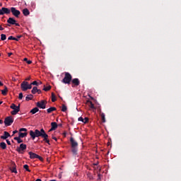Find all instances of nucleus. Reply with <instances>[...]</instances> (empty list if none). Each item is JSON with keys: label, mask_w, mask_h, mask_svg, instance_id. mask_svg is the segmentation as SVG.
Listing matches in <instances>:
<instances>
[{"label": "nucleus", "mask_w": 181, "mask_h": 181, "mask_svg": "<svg viewBox=\"0 0 181 181\" xmlns=\"http://www.w3.org/2000/svg\"><path fill=\"white\" fill-rule=\"evenodd\" d=\"M30 136H31V139L33 141L35 139V138H39L41 136V138H43L44 142H46V144H48V145H50V140H49V135L46 134V132H45V129H35V132L33 130L30 131Z\"/></svg>", "instance_id": "f257e3e1"}, {"label": "nucleus", "mask_w": 181, "mask_h": 181, "mask_svg": "<svg viewBox=\"0 0 181 181\" xmlns=\"http://www.w3.org/2000/svg\"><path fill=\"white\" fill-rule=\"evenodd\" d=\"M71 143V152H72V155L76 156L78 153V143L74 140L73 137L70 138Z\"/></svg>", "instance_id": "f03ea898"}, {"label": "nucleus", "mask_w": 181, "mask_h": 181, "mask_svg": "<svg viewBox=\"0 0 181 181\" xmlns=\"http://www.w3.org/2000/svg\"><path fill=\"white\" fill-rule=\"evenodd\" d=\"M73 78V76H71V74L69 72H65V76L62 81V83H64V84H70L71 83V80Z\"/></svg>", "instance_id": "7ed1b4c3"}, {"label": "nucleus", "mask_w": 181, "mask_h": 181, "mask_svg": "<svg viewBox=\"0 0 181 181\" xmlns=\"http://www.w3.org/2000/svg\"><path fill=\"white\" fill-rule=\"evenodd\" d=\"M10 108H11V110H13L11 112V115H16V114H18V112L21 111V105L16 106L15 103H12L10 106Z\"/></svg>", "instance_id": "20e7f679"}, {"label": "nucleus", "mask_w": 181, "mask_h": 181, "mask_svg": "<svg viewBox=\"0 0 181 181\" xmlns=\"http://www.w3.org/2000/svg\"><path fill=\"white\" fill-rule=\"evenodd\" d=\"M4 124L6 127H11L13 124V117L12 116L7 117L4 119Z\"/></svg>", "instance_id": "39448f33"}, {"label": "nucleus", "mask_w": 181, "mask_h": 181, "mask_svg": "<svg viewBox=\"0 0 181 181\" xmlns=\"http://www.w3.org/2000/svg\"><path fill=\"white\" fill-rule=\"evenodd\" d=\"M28 155H30V159H39V160H43V158L32 151H30L28 153Z\"/></svg>", "instance_id": "423d86ee"}, {"label": "nucleus", "mask_w": 181, "mask_h": 181, "mask_svg": "<svg viewBox=\"0 0 181 181\" xmlns=\"http://www.w3.org/2000/svg\"><path fill=\"white\" fill-rule=\"evenodd\" d=\"M10 12H11L12 15L16 18H19V16L21 15V11L19 10H16V8L15 7H11Z\"/></svg>", "instance_id": "0eeeda50"}, {"label": "nucleus", "mask_w": 181, "mask_h": 181, "mask_svg": "<svg viewBox=\"0 0 181 181\" xmlns=\"http://www.w3.org/2000/svg\"><path fill=\"white\" fill-rule=\"evenodd\" d=\"M26 148H27L26 144H20V146L16 148V151L17 152H18V153L23 154V152L26 151Z\"/></svg>", "instance_id": "6e6552de"}, {"label": "nucleus", "mask_w": 181, "mask_h": 181, "mask_svg": "<svg viewBox=\"0 0 181 181\" xmlns=\"http://www.w3.org/2000/svg\"><path fill=\"white\" fill-rule=\"evenodd\" d=\"M9 15L11 13V10L6 7H2L0 10V15Z\"/></svg>", "instance_id": "1a4fd4ad"}, {"label": "nucleus", "mask_w": 181, "mask_h": 181, "mask_svg": "<svg viewBox=\"0 0 181 181\" xmlns=\"http://www.w3.org/2000/svg\"><path fill=\"white\" fill-rule=\"evenodd\" d=\"M29 82L28 81H23L21 84V88L23 91H28V86Z\"/></svg>", "instance_id": "9d476101"}, {"label": "nucleus", "mask_w": 181, "mask_h": 181, "mask_svg": "<svg viewBox=\"0 0 181 181\" xmlns=\"http://www.w3.org/2000/svg\"><path fill=\"white\" fill-rule=\"evenodd\" d=\"M71 83H72V87H74V86H76V87H77V86H80V80L78 79V78H74V79H71Z\"/></svg>", "instance_id": "9b49d317"}, {"label": "nucleus", "mask_w": 181, "mask_h": 181, "mask_svg": "<svg viewBox=\"0 0 181 181\" xmlns=\"http://www.w3.org/2000/svg\"><path fill=\"white\" fill-rule=\"evenodd\" d=\"M37 107H38V108H41L42 110H45V108H46V104H45V100L37 102Z\"/></svg>", "instance_id": "f8f14e48"}, {"label": "nucleus", "mask_w": 181, "mask_h": 181, "mask_svg": "<svg viewBox=\"0 0 181 181\" xmlns=\"http://www.w3.org/2000/svg\"><path fill=\"white\" fill-rule=\"evenodd\" d=\"M10 170L12 173H18V170H16V164H15L14 162L11 163Z\"/></svg>", "instance_id": "ddd939ff"}, {"label": "nucleus", "mask_w": 181, "mask_h": 181, "mask_svg": "<svg viewBox=\"0 0 181 181\" xmlns=\"http://www.w3.org/2000/svg\"><path fill=\"white\" fill-rule=\"evenodd\" d=\"M11 136V134L8 132H4V135L1 136V139H8Z\"/></svg>", "instance_id": "4468645a"}, {"label": "nucleus", "mask_w": 181, "mask_h": 181, "mask_svg": "<svg viewBox=\"0 0 181 181\" xmlns=\"http://www.w3.org/2000/svg\"><path fill=\"white\" fill-rule=\"evenodd\" d=\"M16 22V20L14 19L13 18H8L7 20V23H9V25H15V23Z\"/></svg>", "instance_id": "2eb2a0df"}, {"label": "nucleus", "mask_w": 181, "mask_h": 181, "mask_svg": "<svg viewBox=\"0 0 181 181\" xmlns=\"http://www.w3.org/2000/svg\"><path fill=\"white\" fill-rule=\"evenodd\" d=\"M57 108H56L55 107H51L47 110V112L48 114H50L53 112V111H57Z\"/></svg>", "instance_id": "dca6fc26"}, {"label": "nucleus", "mask_w": 181, "mask_h": 181, "mask_svg": "<svg viewBox=\"0 0 181 181\" xmlns=\"http://www.w3.org/2000/svg\"><path fill=\"white\" fill-rule=\"evenodd\" d=\"M23 13L24 16H28V15L30 14V12L29 11V9H28V8H24V9L23 10Z\"/></svg>", "instance_id": "f3484780"}, {"label": "nucleus", "mask_w": 181, "mask_h": 181, "mask_svg": "<svg viewBox=\"0 0 181 181\" xmlns=\"http://www.w3.org/2000/svg\"><path fill=\"white\" fill-rule=\"evenodd\" d=\"M28 136L27 132H25V133L19 132L18 133V137H20V138H25V136Z\"/></svg>", "instance_id": "a211bd4d"}, {"label": "nucleus", "mask_w": 181, "mask_h": 181, "mask_svg": "<svg viewBox=\"0 0 181 181\" xmlns=\"http://www.w3.org/2000/svg\"><path fill=\"white\" fill-rule=\"evenodd\" d=\"M30 100H33V95L30 94L26 96L25 101H30Z\"/></svg>", "instance_id": "6ab92c4d"}, {"label": "nucleus", "mask_w": 181, "mask_h": 181, "mask_svg": "<svg viewBox=\"0 0 181 181\" xmlns=\"http://www.w3.org/2000/svg\"><path fill=\"white\" fill-rule=\"evenodd\" d=\"M52 129L56 130L57 128V122H52L51 123Z\"/></svg>", "instance_id": "aec40b11"}, {"label": "nucleus", "mask_w": 181, "mask_h": 181, "mask_svg": "<svg viewBox=\"0 0 181 181\" xmlns=\"http://www.w3.org/2000/svg\"><path fill=\"white\" fill-rule=\"evenodd\" d=\"M100 115L101 117L102 122H105V114L100 112Z\"/></svg>", "instance_id": "412c9836"}, {"label": "nucleus", "mask_w": 181, "mask_h": 181, "mask_svg": "<svg viewBox=\"0 0 181 181\" xmlns=\"http://www.w3.org/2000/svg\"><path fill=\"white\" fill-rule=\"evenodd\" d=\"M39 107H34L30 110L31 114H36V112H38Z\"/></svg>", "instance_id": "4be33fe9"}, {"label": "nucleus", "mask_w": 181, "mask_h": 181, "mask_svg": "<svg viewBox=\"0 0 181 181\" xmlns=\"http://www.w3.org/2000/svg\"><path fill=\"white\" fill-rule=\"evenodd\" d=\"M14 140L17 141L18 144H22V142H23V140H22L19 136L14 137Z\"/></svg>", "instance_id": "5701e85b"}, {"label": "nucleus", "mask_w": 181, "mask_h": 181, "mask_svg": "<svg viewBox=\"0 0 181 181\" xmlns=\"http://www.w3.org/2000/svg\"><path fill=\"white\" fill-rule=\"evenodd\" d=\"M37 87L34 86L31 90L32 94H36L37 93Z\"/></svg>", "instance_id": "b1692460"}, {"label": "nucleus", "mask_w": 181, "mask_h": 181, "mask_svg": "<svg viewBox=\"0 0 181 181\" xmlns=\"http://www.w3.org/2000/svg\"><path fill=\"white\" fill-rule=\"evenodd\" d=\"M0 147L3 149H6V144L5 142L0 143Z\"/></svg>", "instance_id": "393cba45"}, {"label": "nucleus", "mask_w": 181, "mask_h": 181, "mask_svg": "<svg viewBox=\"0 0 181 181\" xmlns=\"http://www.w3.org/2000/svg\"><path fill=\"white\" fill-rule=\"evenodd\" d=\"M1 94L3 95H6L8 94V88H6V90L5 89L1 90Z\"/></svg>", "instance_id": "a878e982"}, {"label": "nucleus", "mask_w": 181, "mask_h": 181, "mask_svg": "<svg viewBox=\"0 0 181 181\" xmlns=\"http://www.w3.org/2000/svg\"><path fill=\"white\" fill-rule=\"evenodd\" d=\"M56 100V95H54V93H52V102L55 103Z\"/></svg>", "instance_id": "bb28decb"}, {"label": "nucleus", "mask_w": 181, "mask_h": 181, "mask_svg": "<svg viewBox=\"0 0 181 181\" xmlns=\"http://www.w3.org/2000/svg\"><path fill=\"white\" fill-rule=\"evenodd\" d=\"M62 112H66L67 111V106H66V105H62Z\"/></svg>", "instance_id": "cd10ccee"}, {"label": "nucleus", "mask_w": 181, "mask_h": 181, "mask_svg": "<svg viewBox=\"0 0 181 181\" xmlns=\"http://www.w3.org/2000/svg\"><path fill=\"white\" fill-rule=\"evenodd\" d=\"M8 40H16V42H18L19 40L16 39V37H13V36H10L8 37Z\"/></svg>", "instance_id": "c85d7f7f"}, {"label": "nucleus", "mask_w": 181, "mask_h": 181, "mask_svg": "<svg viewBox=\"0 0 181 181\" xmlns=\"http://www.w3.org/2000/svg\"><path fill=\"white\" fill-rule=\"evenodd\" d=\"M88 103H90V105H89L90 108H92V110H94V108H95V107H94V103H93V102L89 100L88 101Z\"/></svg>", "instance_id": "c756f323"}, {"label": "nucleus", "mask_w": 181, "mask_h": 181, "mask_svg": "<svg viewBox=\"0 0 181 181\" xmlns=\"http://www.w3.org/2000/svg\"><path fill=\"white\" fill-rule=\"evenodd\" d=\"M51 88H52V86H47V87H44V88H43V90L44 91H49V90H51Z\"/></svg>", "instance_id": "7c9ffc66"}, {"label": "nucleus", "mask_w": 181, "mask_h": 181, "mask_svg": "<svg viewBox=\"0 0 181 181\" xmlns=\"http://www.w3.org/2000/svg\"><path fill=\"white\" fill-rule=\"evenodd\" d=\"M1 40H6V35L1 34Z\"/></svg>", "instance_id": "2f4dec72"}, {"label": "nucleus", "mask_w": 181, "mask_h": 181, "mask_svg": "<svg viewBox=\"0 0 181 181\" xmlns=\"http://www.w3.org/2000/svg\"><path fill=\"white\" fill-rule=\"evenodd\" d=\"M23 168L25 169V170H27V172H30V170H29V165H24Z\"/></svg>", "instance_id": "473e14b6"}, {"label": "nucleus", "mask_w": 181, "mask_h": 181, "mask_svg": "<svg viewBox=\"0 0 181 181\" xmlns=\"http://www.w3.org/2000/svg\"><path fill=\"white\" fill-rule=\"evenodd\" d=\"M24 62H26L28 64H32V61L28 60V58H24Z\"/></svg>", "instance_id": "72a5a7b5"}, {"label": "nucleus", "mask_w": 181, "mask_h": 181, "mask_svg": "<svg viewBox=\"0 0 181 181\" xmlns=\"http://www.w3.org/2000/svg\"><path fill=\"white\" fill-rule=\"evenodd\" d=\"M27 131L28 129L26 128H21L19 130L20 132H26Z\"/></svg>", "instance_id": "f704fd0d"}, {"label": "nucleus", "mask_w": 181, "mask_h": 181, "mask_svg": "<svg viewBox=\"0 0 181 181\" xmlns=\"http://www.w3.org/2000/svg\"><path fill=\"white\" fill-rule=\"evenodd\" d=\"M18 98L19 100H22L23 98V93H20L18 95Z\"/></svg>", "instance_id": "c9c22d12"}, {"label": "nucleus", "mask_w": 181, "mask_h": 181, "mask_svg": "<svg viewBox=\"0 0 181 181\" xmlns=\"http://www.w3.org/2000/svg\"><path fill=\"white\" fill-rule=\"evenodd\" d=\"M31 84H33V86H39V83H37L36 81H34L33 83H31Z\"/></svg>", "instance_id": "e433bc0d"}, {"label": "nucleus", "mask_w": 181, "mask_h": 181, "mask_svg": "<svg viewBox=\"0 0 181 181\" xmlns=\"http://www.w3.org/2000/svg\"><path fill=\"white\" fill-rule=\"evenodd\" d=\"M32 86H33L32 83H30V84L28 83V87H27V90H32Z\"/></svg>", "instance_id": "4c0bfd02"}, {"label": "nucleus", "mask_w": 181, "mask_h": 181, "mask_svg": "<svg viewBox=\"0 0 181 181\" xmlns=\"http://www.w3.org/2000/svg\"><path fill=\"white\" fill-rule=\"evenodd\" d=\"M87 122H88V117H85L83 119V124H87Z\"/></svg>", "instance_id": "58836bf2"}, {"label": "nucleus", "mask_w": 181, "mask_h": 181, "mask_svg": "<svg viewBox=\"0 0 181 181\" xmlns=\"http://www.w3.org/2000/svg\"><path fill=\"white\" fill-rule=\"evenodd\" d=\"M78 120L84 123V118H83L82 117H78Z\"/></svg>", "instance_id": "ea45409f"}, {"label": "nucleus", "mask_w": 181, "mask_h": 181, "mask_svg": "<svg viewBox=\"0 0 181 181\" xmlns=\"http://www.w3.org/2000/svg\"><path fill=\"white\" fill-rule=\"evenodd\" d=\"M98 180H101V174L98 175Z\"/></svg>", "instance_id": "a19ab883"}, {"label": "nucleus", "mask_w": 181, "mask_h": 181, "mask_svg": "<svg viewBox=\"0 0 181 181\" xmlns=\"http://www.w3.org/2000/svg\"><path fill=\"white\" fill-rule=\"evenodd\" d=\"M37 93L38 94H42V90H41L40 89H38L37 91Z\"/></svg>", "instance_id": "79ce46f5"}, {"label": "nucleus", "mask_w": 181, "mask_h": 181, "mask_svg": "<svg viewBox=\"0 0 181 181\" xmlns=\"http://www.w3.org/2000/svg\"><path fill=\"white\" fill-rule=\"evenodd\" d=\"M21 37H22V35H18L16 39H18V40H19V39H21Z\"/></svg>", "instance_id": "37998d69"}, {"label": "nucleus", "mask_w": 181, "mask_h": 181, "mask_svg": "<svg viewBox=\"0 0 181 181\" xmlns=\"http://www.w3.org/2000/svg\"><path fill=\"white\" fill-rule=\"evenodd\" d=\"M15 134H18V131L17 130H15L13 132V135H15Z\"/></svg>", "instance_id": "c03bdc74"}, {"label": "nucleus", "mask_w": 181, "mask_h": 181, "mask_svg": "<svg viewBox=\"0 0 181 181\" xmlns=\"http://www.w3.org/2000/svg\"><path fill=\"white\" fill-rule=\"evenodd\" d=\"M52 139H54V141H57V138L55 136H52Z\"/></svg>", "instance_id": "a18cd8bd"}, {"label": "nucleus", "mask_w": 181, "mask_h": 181, "mask_svg": "<svg viewBox=\"0 0 181 181\" xmlns=\"http://www.w3.org/2000/svg\"><path fill=\"white\" fill-rule=\"evenodd\" d=\"M8 57H11V56H12V52L8 53Z\"/></svg>", "instance_id": "49530a36"}, {"label": "nucleus", "mask_w": 181, "mask_h": 181, "mask_svg": "<svg viewBox=\"0 0 181 181\" xmlns=\"http://www.w3.org/2000/svg\"><path fill=\"white\" fill-rule=\"evenodd\" d=\"M29 80H30V76L28 77L27 78H25L26 81H29Z\"/></svg>", "instance_id": "de8ad7c7"}, {"label": "nucleus", "mask_w": 181, "mask_h": 181, "mask_svg": "<svg viewBox=\"0 0 181 181\" xmlns=\"http://www.w3.org/2000/svg\"><path fill=\"white\" fill-rule=\"evenodd\" d=\"M6 143L7 144L11 145V141L9 140H6Z\"/></svg>", "instance_id": "09e8293b"}, {"label": "nucleus", "mask_w": 181, "mask_h": 181, "mask_svg": "<svg viewBox=\"0 0 181 181\" xmlns=\"http://www.w3.org/2000/svg\"><path fill=\"white\" fill-rule=\"evenodd\" d=\"M14 25H16V26H20L19 23H16V22L15 23Z\"/></svg>", "instance_id": "8fccbe9b"}, {"label": "nucleus", "mask_w": 181, "mask_h": 181, "mask_svg": "<svg viewBox=\"0 0 181 181\" xmlns=\"http://www.w3.org/2000/svg\"><path fill=\"white\" fill-rule=\"evenodd\" d=\"M0 30H4V28H2V25H0Z\"/></svg>", "instance_id": "3c124183"}, {"label": "nucleus", "mask_w": 181, "mask_h": 181, "mask_svg": "<svg viewBox=\"0 0 181 181\" xmlns=\"http://www.w3.org/2000/svg\"><path fill=\"white\" fill-rule=\"evenodd\" d=\"M2 86H4V83H2V82L0 81V87H2Z\"/></svg>", "instance_id": "603ef678"}, {"label": "nucleus", "mask_w": 181, "mask_h": 181, "mask_svg": "<svg viewBox=\"0 0 181 181\" xmlns=\"http://www.w3.org/2000/svg\"><path fill=\"white\" fill-rule=\"evenodd\" d=\"M0 124H4V120L3 119H0Z\"/></svg>", "instance_id": "864d4df0"}, {"label": "nucleus", "mask_w": 181, "mask_h": 181, "mask_svg": "<svg viewBox=\"0 0 181 181\" xmlns=\"http://www.w3.org/2000/svg\"><path fill=\"white\" fill-rule=\"evenodd\" d=\"M35 181H42V180L38 178Z\"/></svg>", "instance_id": "5fc2aeb1"}, {"label": "nucleus", "mask_w": 181, "mask_h": 181, "mask_svg": "<svg viewBox=\"0 0 181 181\" xmlns=\"http://www.w3.org/2000/svg\"><path fill=\"white\" fill-rule=\"evenodd\" d=\"M89 97L91 98V100H94V98L89 95Z\"/></svg>", "instance_id": "6e6d98bb"}, {"label": "nucleus", "mask_w": 181, "mask_h": 181, "mask_svg": "<svg viewBox=\"0 0 181 181\" xmlns=\"http://www.w3.org/2000/svg\"><path fill=\"white\" fill-rule=\"evenodd\" d=\"M51 131H54V129H52V127H51V129H49V132H50Z\"/></svg>", "instance_id": "4d7b16f0"}, {"label": "nucleus", "mask_w": 181, "mask_h": 181, "mask_svg": "<svg viewBox=\"0 0 181 181\" xmlns=\"http://www.w3.org/2000/svg\"><path fill=\"white\" fill-rule=\"evenodd\" d=\"M6 88H8L6 86H4V90H6Z\"/></svg>", "instance_id": "13d9d810"}, {"label": "nucleus", "mask_w": 181, "mask_h": 181, "mask_svg": "<svg viewBox=\"0 0 181 181\" xmlns=\"http://www.w3.org/2000/svg\"><path fill=\"white\" fill-rule=\"evenodd\" d=\"M0 6H2V3L1 2H0Z\"/></svg>", "instance_id": "bf43d9fd"}, {"label": "nucleus", "mask_w": 181, "mask_h": 181, "mask_svg": "<svg viewBox=\"0 0 181 181\" xmlns=\"http://www.w3.org/2000/svg\"><path fill=\"white\" fill-rule=\"evenodd\" d=\"M4 102H2V101H0V105H1V104H2Z\"/></svg>", "instance_id": "052dcab7"}, {"label": "nucleus", "mask_w": 181, "mask_h": 181, "mask_svg": "<svg viewBox=\"0 0 181 181\" xmlns=\"http://www.w3.org/2000/svg\"><path fill=\"white\" fill-rule=\"evenodd\" d=\"M7 26H11V25L8 24Z\"/></svg>", "instance_id": "680f3d73"}, {"label": "nucleus", "mask_w": 181, "mask_h": 181, "mask_svg": "<svg viewBox=\"0 0 181 181\" xmlns=\"http://www.w3.org/2000/svg\"><path fill=\"white\" fill-rule=\"evenodd\" d=\"M59 98H61L62 100V97L61 96H59Z\"/></svg>", "instance_id": "e2e57ef3"}, {"label": "nucleus", "mask_w": 181, "mask_h": 181, "mask_svg": "<svg viewBox=\"0 0 181 181\" xmlns=\"http://www.w3.org/2000/svg\"><path fill=\"white\" fill-rule=\"evenodd\" d=\"M40 84H42V81L40 82Z\"/></svg>", "instance_id": "0e129e2a"}, {"label": "nucleus", "mask_w": 181, "mask_h": 181, "mask_svg": "<svg viewBox=\"0 0 181 181\" xmlns=\"http://www.w3.org/2000/svg\"><path fill=\"white\" fill-rule=\"evenodd\" d=\"M0 56H1V53H0Z\"/></svg>", "instance_id": "69168bd1"}]
</instances>
